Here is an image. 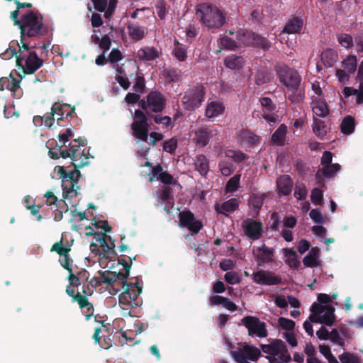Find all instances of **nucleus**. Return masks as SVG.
<instances>
[{
  "label": "nucleus",
  "instance_id": "ea45409f",
  "mask_svg": "<svg viewBox=\"0 0 363 363\" xmlns=\"http://www.w3.org/2000/svg\"><path fill=\"white\" fill-rule=\"evenodd\" d=\"M245 63L242 57L231 55L225 59V65L231 69H239Z\"/></svg>",
  "mask_w": 363,
  "mask_h": 363
},
{
  "label": "nucleus",
  "instance_id": "2eb2a0df",
  "mask_svg": "<svg viewBox=\"0 0 363 363\" xmlns=\"http://www.w3.org/2000/svg\"><path fill=\"white\" fill-rule=\"evenodd\" d=\"M165 99L162 94L157 91H152L147 96V100L143 104V108L147 112H160L164 107Z\"/></svg>",
  "mask_w": 363,
  "mask_h": 363
},
{
  "label": "nucleus",
  "instance_id": "052dcab7",
  "mask_svg": "<svg viewBox=\"0 0 363 363\" xmlns=\"http://www.w3.org/2000/svg\"><path fill=\"white\" fill-rule=\"evenodd\" d=\"M220 45L225 49L233 50L238 45L237 43L228 36H224L220 39Z\"/></svg>",
  "mask_w": 363,
  "mask_h": 363
},
{
  "label": "nucleus",
  "instance_id": "a211bd4d",
  "mask_svg": "<svg viewBox=\"0 0 363 363\" xmlns=\"http://www.w3.org/2000/svg\"><path fill=\"white\" fill-rule=\"evenodd\" d=\"M179 225L186 227L190 231L197 233L202 227L201 221L195 220L194 214L189 211H183L179 214Z\"/></svg>",
  "mask_w": 363,
  "mask_h": 363
},
{
  "label": "nucleus",
  "instance_id": "f257e3e1",
  "mask_svg": "<svg viewBox=\"0 0 363 363\" xmlns=\"http://www.w3.org/2000/svg\"><path fill=\"white\" fill-rule=\"evenodd\" d=\"M311 312L309 319L311 322L323 323L328 326H332L335 322V308L328 294H320L318 296V302L312 304Z\"/></svg>",
  "mask_w": 363,
  "mask_h": 363
},
{
  "label": "nucleus",
  "instance_id": "1a4fd4ad",
  "mask_svg": "<svg viewBox=\"0 0 363 363\" xmlns=\"http://www.w3.org/2000/svg\"><path fill=\"white\" fill-rule=\"evenodd\" d=\"M205 91L201 84H197L188 89L182 99V103L188 110L199 108L204 100Z\"/></svg>",
  "mask_w": 363,
  "mask_h": 363
},
{
  "label": "nucleus",
  "instance_id": "de8ad7c7",
  "mask_svg": "<svg viewBox=\"0 0 363 363\" xmlns=\"http://www.w3.org/2000/svg\"><path fill=\"white\" fill-rule=\"evenodd\" d=\"M321 57L323 61H325V59L329 58L330 60L328 62H324V63L328 66L331 67L336 62L337 55L335 50L328 49L322 52Z\"/></svg>",
  "mask_w": 363,
  "mask_h": 363
},
{
  "label": "nucleus",
  "instance_id": "4468645a",
  "mask_svg": "<svg viewBox=\"0 0 363 363\" xmlns=\"http://www.w3.org/2000/svg\"><path fill=\"white\" fill-rule=\"evenodd\" d=\"M251 278L255 284L258 285H277L281 282V279L274 272L269 270L259 269L254 272Z\"/></svg>",
  "mask_w": 363,
  "mask_h": 363
},
{
  "label": "nucleus",
  "instance_id": "6e6d98bb",
  "mask_svg": "<svg viewBox=\"0 0 363 363\" xmlns=\"http://www.w3.org/2000/svg\"><path fill=\"white\" fill-rule=\"evenodd\" d=\"M69 250V247L62 245V240L55 243L51 248V251L56 252L60 256L68 254Z\"/></svg>",
  "mask_w": 363,
  "mask_h": 363
},
{
  "label": "nucleus",
  "instance_id": "72a5a7b5",
  "mask_svg": "<svg viewBox=\"0 0 363 363\" xmlns=\"http://www.w3.org/2000/svg\"><path fill=\"white\" fill-rule=\"evenodd\" d=\"M282 252L286 258V263L294 269H297L300 266V261L298 260L296 252L291 248H283Z\"/></svg>",
  "mask_w": 363,
  "mask_h": 363
},
{
  "label": "nucleus",
  "instance_id": "393cba45",
  "mask_svg": "<svg viewBox=\"0 0 363 363\" xmlns=\"http://www.w3.org/2000/svg\"><path fill=\"white\" fill-rule=\"evenodd\" d=\"M294 182L288 175H282L277 180L278 192L282 195H289L292 191Z\"/></svg>",
  "mask_w": 363,
  "mask_h": 363
},
{
  "label": "nucleus",
  "instance_id": "a19ab883",
  "mask_svg": "<svg viewBox=\"0 0 363 363\" xmlns=\"http://www.w3.org/2000/svg\"><path fill=\"white\" fill-rule=\"evenodd\" d=\"M344 94L345 96L357 95V103L358 104L363 103V82H360L359 89L352 87H345Z\"/></svg>",
  "mask_w": 363,
  "mask_h": 363
},
{
  "label": "nucleus",
  "instance_id": "aec40b11",
  "mask_svg": "<svg viewBox=\"0 0 363 363\" xmlns=\"http://www.w3.org/2000/svg\"><path fill=\"white\" fill-rule=\"evenodd\" d=\"M20 80L15 79L11 74L9 77L0 79V90L8 89L11 91L16 98H21L22 91L20 89Z\"/></svg>",
  "mask_w": 363,
  "mask_h": 363
},
{
  "label": "nucleus",
  "instance_id": "13d9d810",
  "mask_svg": "<svg viewBox=\"0 0 363 363\" xmlns=\"http://www.w3.org/2000/svg\"><path fill=\"white\" fill-rule=\"evenodd\" d=\"M311 199L313 204L320 205L323 201V191L318 188H315L312 190L311 194Z\"/></svg>",
  "mask_w": 363,
  "mask_h": 363
},
{
  "label": "nucleus",
  "instance_id": "4be33fe9",
  "mask_svg": "<svg viewBox=\"0 0 363 363\" xmlns=\"http://www.w3.org/2000/svg\"><path fill=\"white\" fill-rule=\"evenodd\" d=\"M245 234L252 240H258L262 232V224L253 220H247L243 224Z\"/></svg>",
  "mask_w": 363,
  "mask_h": 363
},
{
  "label": "nucleus",
  "instance_id": "79ce46f5",
  "mask_svg": "<svg viewBox=\"0 0 363 363\" xmlns=\"http://www.w3.org/2000/svg\"><path fill=\"white\" fill-rule=\"evenodd\" d=\"M313 130L319 138H323L327 133L326 125L323 121L314 118L313 122Z\"/></svg>",
  "mask_w": 363,
  "mask_h": 363
},
{
  "label": "nucleus",
  "instance_id": "412c9836",
  "mask_svg": "<svg viewBox=\"0 0 363 363\" xmlns=\"http://www.w3.org/2000/svg\"><path fill=\"white\" fill-rule=\"evenodd\" d=\"M225 108L223 102L218 100L208 101L205 109V116L212 121L221 116L225 112Z\"/></svg>",
  "mask_w": 363,
  "mask_h": 363
},
{
  "label": "nucleus",
  "instance_id": "e2e57ef3",
  "mask_svg": "<svg viewBox=\"0 0 363 363\" xmlns=\"http://www.w3.org/2000/svg\"><path fill=\"white\" fill-rule=\"evenodd\" d=\"M332 342L337 343L341 347H344L345 345V340L340 337L338 331L336 329H333L330 332L329 338Z\"/></svg>",
  "mask_w": 363,
  "mask_h": 363
},
{
  "label": "nucleus",
  "instance_id": "423d86ee",
  "mask_svg": "<svg viewBox=\"0 0 363 363\" xmlns=\"http://www.w3.org/2000/svg\"><path fill=\"white\" fill-rule=\"evenodd\" d=\"M262 350L267 354L266 358L269 363H286L291 356L281 340H276L270 345H263Z\"/></svg>",
  "mask_w": 363,
  "mask_h": 363
},
{
  "label": "nucleus",
  "instance_id": "0e129e2a",
  "mask_svg": "<svg viewBox=\"0 0 363 363\" xmlns=\"http://www.w3.org/2000/svg\"><path fill=\"white\" fill-rule=\"evenodd\" d=\"M177 147V140L176 138H170L166 140L163 145V149L169 153L174 152Z\"/></svg>",
  "mask_w": 363,
  "mask_h": 363
},
{
  "label": "nucleus",
  "instance_id": "5701e85b",
  "mask_svg": "<svg viewBox=\"0 0 363 363\" xmlns=\"http://www.w3.org/2000/svg\"><path fill=\"white\" fill-rule=\"evenodd\" d=\"M89 163L87 151L78 145L75 150H72V164L75 168L83 167Z\"/></svg>",
  "mask_w": 363,
  "mask_h": 363
},
{
  "label": "nucleus",
  "instance_id": "774afa93",
  "mask_svg": "<svg viewBox=\"0 0 363 363\" xmlns=\"http://www.w3.org/2000/svg\"><path fill=\"white\" fill-rule=\"evenodd\" d=\"M122 59H123V55H122V53L121 52V51L118 49L113 48L111 51V52L108 55V60L111 63H116V62H119Z\"/></svg>",
  "mask_w": 363,
  "mask_h": 363
},
{
  "label": "nucleus",
  "instance_id": "9d476101",
  "mask_svg": "<svg viewBox=\"0 0 363 363\" xmlns=\"http://www.w3.org/2000/svg\"><path fill=\"white\" fill-rule=\"evenodd\" d=\"M134 136L140 141H147L149 125L147 118L140 110H136L131 125Z\"/></svg>",
  "mask_w": 363,
  "mask_h": 363
},
{
  "label": "nucleus",
  "instance_id": "e433bc0d",
  "mask_svg": "<svg viewBox=\"0 0 363 363\" xmlns=\"http://www.w3.org/2000/svg\"><path fill=\"white\" fill-rule=\"evenodd\" d=\"M187 48L180 43L177 39L174 40V48L172 50L173 55L180 62L186 60L187 58Z\"/></svg>",
  "mask_w": 363,
  "mask_h": 363
},
{
  "label": "nucleus",
  "instance_id": "864d4df0",
  "mask_svg": "<svg viewBox=\"0 0 363 363\" xmlns=\"http://www.w3.org/2000/svg\"><path fill=\"white\" fill-rule=\"evenodd\" d=\"M225 154L226 157L230 158L237 162H241L245 158V155L242 152L235 150H228Z\"/></svg>",
  "mask_w": 363,
  "mask_h": 363
},
{
  "label": "nucleus",
  "instance_id": "dca6fc26",
  "mask_svg": "<svg viewBox=\"0 0 363 363\" xmlns=\"http://www.w3.org/2000/svg\"><path fill=\"white\" fill-rule=\"evenodd\" d=\"M253 254L259 266L268 264L274 260V249L269 247L265 244L253 248Z\"/></svg>",
  "mask_w": 363,
  "mask_h": 363
},
{
  "label": "nucleus",
  "instance_id": "9b49d317",
  "mask_svg": "<svg viewBox=\"0 0 363 363\" xmlns=\"http://www.w3.org/2000/svg\"><path fill=\"white\" fill-rule=\"evenodd\" d=\"M260 350L255 346L244 345L238 350L231 351L230 354L238 363H249V361H256L260 356Z\"/></svg>",
  "mask_w": 363,
  "mask_h": 363
},
{
  "label": "nucleus",
  "instance_id": "6ab92c4d",
  "mask_svg": "<svg viewBox=\"0 0 363 363\" xmlns=\"http://www.w3.org/2000/svg\"><path fill=\"white\" fill-rule=\"evenodd\" d=\"M192 141L199 147L206 146L213 137V130L208 127H200L192 131Z\"/></svg>",
  "mask_w": 363,
  "mask_h": 363
},
{
  "label": "nucleus",
  "instance_id": "4c0bfd02",
  "mask_svg": "<svg viewBox=\"0 0 363 363\" xmlns=\"http://www.w3.org/2000/svg\"><path fill=\"white\" fill-rule=\"evenodd\" d=\"M128 35L135 40H140L145 36V28L135 23H130L128 26Z\"/></svg>",
  "mask_w": 363,
  "mask_h": 363
},
{
  "label": "nucleus",
  "instance_id": "bf43d9fd",
  "mask_svg": "<svg viewBox=\"0 0 363 363\" xmlns=\"http://www.w3.org/2000/svg\"><path fill=\"white\" fill-rule=\"evenodd\" d=\"M69 279L70 285L67 287L66 291L70 296L75 297L74 296V286H77L79 284V279L74 274H70V275L69 277Z\"/></svg>",
  "mask_w": 363,
  "mask_h": 363
},
{
  "label": "nucleus",
  "instance_id": "69168bd1",
  "mask_svg": "<svg viewBox=\"0 0 363 363\" xmlns=\"http://www.w3.org/2000/svg\"><path fill=\"white\" fill-rule=\"evenodd\" d=\"M44 197L46 199L47 205L51 206L52 208L55 207L57 208V202L58 199L52 191H47L45 194Z\"/></svg>",
  "mask_w": 363,
  "mask_h": 363
},
{
  "label": "nucleus",
  "instance_id": "7ed1b4c3",
  "mask_svg": "<svg viewBox=\"0 0 363 363\" xmlns=\"http://www.w3.org/2000/svg\"><path fill=\"white\" fill-rule=\"evenodd\" d=\"M55 172L59 174L60 178L62 179V187L63 189V199L66 205L69 199L74 197L77 195L78 179L80 177V172L77 169L67 172L63 167L57 166L55 168Z\"/></svg>",
  "mask_w": 363,
  "mask_h": 363
},
{
  "label": "nucleus",
  "instance_id": "0eeeda50",
  "mask_svg": "<svg viewBox=\"0 0 363 363\" xmlns=\"http://www.w3.org/2000/svg\"><path fill=\"white\" fill-rule=\"evenodd\" d=\"M141 288L137 284H130L118 296V304L123 315H130V309L138 306L137 298L141 293Z\"/></svg>",
  "mask_w": 363,
  "mask_h": 363
},
{
  "label": "nucleus",
  "instance_id": "b1692460",
  "mask_svg": "<svg viewBox=\"0 0 363 363\" xmlns=\"http://www.w3.org/2000/svg\"><path fill=\"white\" fill-rule=\"evenodd\" d=\"M310 105L313 113V118L315 116L325 118L329 114L328 105L323 99L312 98Z\"/></svg>",
  "mask_w": 363,
  "mask_h": 363
},
{
  "label": "nucleus",
  "instance_id": "338daca9",
  "mask_svg": "<svg viewBox=\"0 0 363 363\" xmlns=\"http://www.w3.org/2000/svg\"><path fill=\"white\" fill-rule=\"evenodd\" d=\"M319 351L328 359L329 363L336 359V358L331 353L330 349L328 346L324 345H320Z\"/></svg>",
  "mask_w": 363,
  "mask_h": 363
},
{
  "label": "nucleus",
  "instance_id": "a878e982",
  "mask_svg": "<svg viewBox=\"0 0 363 363\" xmlns=\"http://www.w3.org/2000/svg\"><path fill=\"white\" fill-rule=\"evenodd\" d=\"M238 206L239 201L235 198H233L224 202L221 205L216 203L215 205V209L217 212L220 213L228 215V213L235 211L238 208Z\"/></svg>",
  "mask_w": 363,
  "mask_h": 363
},
{
  "label": "nucleus",
  "instance_id": "37998d69",
  "mask_svg": "<svg viewBox=\"0 0 363 363\" xmlns=\"http://www.w3.org/2000/svg\"><path fill=\"white\" fill-rule=\"evenodd\" d=\"M55 116H52L51 113L50 114L45 115L43 116H35L33 118V122L36 125H39L40 123L44 124L45 126L50 128L53 125Z\"/></svg>",
  "mask_w": 363,
  "mask_h": 363
},
{
  "label": "nucleus",
  "instance_id": "f704fd0d",
  "mask_svg": "<svg viewBox=\"0 0 363 363\" xmlns=\"http://www.w3.org/2000/svg\"><path fill=\"white\" fill-rule=\"evenodd\" d=\"M96 241L99 242V247H100V251L103 252L104 255H108V256L114 253L113 243L111 242L110 244H108L107 242V236L104 234L96 235L95 237Z\"/></svg>",
  "mask_w": 363,
  "mask_h": 363
},
{
  "label": "nucleus",
  "instance_id": "f03ea898",
  "mask_svg": "<svg viewBox=\"0 0 363 363\" xmlns=\"http://www.w3.org/2000/svg\"><path fill=\"white\" fill-rule=\"evenodd\" d=\"M196 16L203 25L210 28H218L225 23V16L216 6L201 4L197 6Z\"/></svg>",
  "mask_w": 363,
  "mask_h": 363
},
{
  "label": "nucleus",
  "instance_id": "58836bf2",
  "mask_svg": "<svg viewBox=\"0 0 363 363\" xmlns=\"http://www.w3.org/2000/svg\"><path fill=\"white\" fill-rule=\"evenodd\" d=\"M194 167L201 175H206L208 171V161L204 155H199L194 161Z\"/></svg>",
  "mask_w": 363,
  "mask_h": 363
},
{
  "label": "nucleus",
  "instance_id": "6e6552de",
  "mask_svg": "<svg viewBox=\"0 0 363 363\" xmlns=\"http://www.w3.org/2000/svg\"><path fill=\"white\" fill-rule=\"evenodd\" d=\"M43 21L40 15L30 12L23 16L21 21L22 34L32 37L42 33Z\"/></svg>",
  "mask_w": 363,
  "mask_h": 363
},
{
  "label": "nucleus",
  "instance_id": "8fccbe9b",
  "mask_svg": "<svg viewBox=\"0 0 363 363\" xmlns=\"http://www.w3.org/2000/svg\"><path fill=\"white\" fill-rule=\"evenodd\" d=\"M342 363H360L359 358L354 354L345 352L339 356Z\"/></svg>",
  "mask_w": 363,
  "mask_h": 363
},
{
  "label": "nucleus",
  "instance_id": "39448f33",
  "mask_svg": "<svg viewBox=\"0 0 363 363\" xmlns=\"http://www.w3.org/2000/svg\"><path fill=\"white\" fill-rule=\"evenodd\" d=\"M123 267V271H120L118 273L112 272L105 279V283L107 284L106 289L111 295H116L121 290L125 291L126 286L130 285L127 283L126 279L130 274V266L125 263Z\"/></svg>",
  "mask_w": 363,
  "mask_h": 363
},
{
  "label": "nucleus",
  "instance_id": "bb28decb",
  "mask_svg": "<svg viewBox=\"0 0 363 363\" xmlns=\"http://www.w3.org/2000/svg\"><path fill=\"white\" fill-rule=\"evenodd\" d=\"M160 180L164 184H173L174 180L173 177L167 173V172H163L161 166L157 165L152 169V177L150 178V181L153 180Z\"/></svg>",
  "mask_w": 363,
  "mask_h": 363
},
{
  "label": "nucleus",
  "instance_id": "4d7b16f0",
  "mask_svg": "<svg viewBox=\"0 0 363 363\" xmlns=\"http://www.w3.org/2000/svg\"><path fill=\"white\" fill-rule=\"evenodd\" d=\"M311 89L314 93V95H312L311 96V99H312V98H318V99H322L323 91H322V86H321L320 82H319L318 80H315V81L312 82H311Z\"/></svg>",
  "mask_w": 363,
  "mask_h": 363
},
{
  "label": "nucleus",
  "instance_id": "f3484780",
  "mask_svg": "<svg viewBox=\"0 0 363 363\" xmlns=\"http://www.w3.org/2000/svg\"><path fill=\"white\" fill-rule=\"evenodd\" d=\"M240 40L246 45H252L267 50L270 48V44L267 40L254 33L247 32L240 37Z\"/></svg>",
  "mask_w": 363,
  "mask_h": 363
},
{
  "label": "nucleus",
  "instance_id": "c756f323",
  "mask_svg": "<svg viewBox=\"0 0 363 363\" xmlns=\"http://www.w3.org/2000/svg\"><path fill=\"white\" fill-rule=\"evenodd\" d=\"M159 54V51L153 47H144L138 51V57L143 61H150L157 58Z\"/></svg>",
  "mask_w": 363,
  "mask_h": 363
},
{
  "label": "nucleus",
  "instance_id": "c03bdc74",
  "mask_svg": "<svg viewBox=\"0 0 363 363\" xmlns=\"http://www.w3.org/2000/svg\"><path fill=\"white\" fill-rule=\"evenodd\" d=\"M354 130V121L352 117H345L341 123V130L345 134H351Z\"/></svg>",
  "mask_w": 363,
  "mask_h": 363
},
{
  "label": "nucleus",
  "instance_id": "09e8293b",
  "mask_svg": "<svg viewBox=\"0 0 363 363\" xmlns=\"http://www.w3.org/2000/svg\"><path fill=\"white\" fill-rule=\"evenodd\" d=\"M240 179V174H236L228 182L225 186L226 192H234L239 187V183Z\"/></svg>",
  "mask_w": 363,
  "mask_h": 363
},
{
  "label": "nucleus",
  "instance_id": "2f4dec72",
  "mask_svg": "<svg viewBox=\"0 0 363 363\" xmlns=\"http://www.w3.org/2000/svg\"><path fill=\"white\" fill-rule=\"evenodd\" d=\"M303 26V20L298 17L291 18L284 27V31L289 34L298 33Z\"/></svg>",
  "mask_w": 363,
  "mask_h": 363
},
{
  "label": "nucleus",
  "instance_id": "680f3d73",
  "mask_svg": "<svg viewBox=\"0 0 363 363\" xmlns=\"http://www.w3.org/2000/svg\"><path fill=\"white\" fill-rule=\"evenodd\" d=\"M310 217L314 222L318 224H322L325 223V220L328 219L327 218H325L320 213V211L318 209H313L310 212Z\"/></svg>",
  "mask_w": 363,
  "mask_h": 363
},
{
  "label": "nucleus",
  "instance_id": "cd10ccee",
  "mask_svg": "<svg viewBox=\"0 0 363 363\" xmlns=\"http://www.w3.org/2000/svg\"><path fill=\"white\" fill-rule=\"evenodd\" d=\"M319 257V248L317 247H313L309 253L303 259L304 266L311 268L318 267L320 264Z\"/></svg>",
  "mask_w": 363,
  "mask_h": 363
},
{
  "label": "nucleus",
  "instance_id": "7c9ffc66",
  "mask_svg": "<svg viewBox=\"0 0 363 363\" xmlns=\"http://www.w3.org/2000/svg\"><path fill=\"white\" fill-rule=\"evenodd\" d=\"M259 137L252 132L244 130L238 135V142L244 146L256 144L259 141Z\"/></svg>",
  "mask_w": 363,
  "mask_h": 363
},
{
  "label": "nucleus",
  "instance_id": "c9c22d12",
  "mask_svg": "<svg viewBox=\"0 0 363 363\" xmlns=\"http://www.w3.org/2000/svg\"><path fill=\"white\" fill-rule=\"evenodd\" d=\"M287 133V127L284 124H281L277 129L272 136L273 143L277 145H284L286 140V135Z\"/></svg>",
  "mask_w": 363,
  "mask_h": 363
},
{
  "label": "nucleus",
  "instance_id": "c85d7f7f",
  "mask_svg": "<svg viewBox=\"0 0 363 363\" xmlns=\"http://www.w3.org/2000/svg\"><path fill=\"white\" fill-rule=\"evenodd\" d=\"M340 169V166L337 163L330 164L323 167L322 169H319L315 174L318 183H321L322 177H333Z\"/></svg>",
  "mask_w": 363,
  "mask_h": 363
},
{
  "label": "nucleus",
  "instance_id": "ddd939ff",
  "mask_svg": "<svg viewBox=\"0 0 363 363\" xmlns=\"http://www.w3.org/2000/svg\"><path fill=\"white\" fill-rule=\"evenodd\" d=\"M242 323L247 328L250 336L265 337L267 330L264 323L254 316H247L242 319Z\"/></svg>",
  "mask_w": 363,
  "mask_h": 363
},
{
  "label": "nucleus",
  "instance_id": "603ef678",
  "mask_svg": "<svg viewBox=\"0 0 363 363\" xmlns=\"http://www.w3.org/2000/svg\"><path fill=\"white\" fill-rule=\"evenodd\" d=\"M308 194V190L303 184H297L295 187L294 196L298 200H304Z\"/></svg>",
  "mask_w": 363,
  "mask_h": 363
},
{
  "label": "nucleus",
  "instance_id": "f8f14e48",
  "mask_svg": "<svg viewBox=\"0 0 363 363\" xmlns=\"http://www.w3.org/2000/svg\"><path fill=\"white\" fill-rule=\"evenodd\" d=\"M279 74L281 82L287 87L289 91L295 92L298 89L301 77L296 70L284 66L280 67Z\"/></svg>",
  "mask_w": 363,
  "mask_h": 363
},
{
  "label": "nucleus",
  "instance_id": "a18cd8bd",
  "mask_svg": "<svg viewBox=\"0 0 363 363\" xmlns=\"http://www.w3.org/2000/svg\"><path fill=\"white\" fill-rule=\"evenodd\" d=\"M344 69L348 73H353L357 68V57L354 55H349L343 62Z\"/></svg>",
  "mask_w": 363,
  "mask_h": 363
},
{
  "label": "nucleus",
  "instance_id": "473e14b6",
  "mask_svg": "<svg viewBox=\"0 0 363 363\" xmlns=\"http://www.w3.org/2000/svg\"><path fill=\"white\" fill-rule=\"evenodd\" d=\"M74 109L67 104L55 103L51 108V114L57 116V121L62 119L64 115H71Z\"/></svg>",
  "mask_w": 363,
  "mask_h": 363
},
{
  "label": "nucleus",
  "instance_id": "49530a36",
  "mask_svg": "<svg viewBox=\"0 0 363 363\" xmlns=\"http://www.w3.org/2000/svg\"><path fill=\"white\" fill-rule=\"evenodd\" d=\"M337 38L339 44L346 49H350L354 45L353 39L352 36L349 34H339L337 35Z\"/></svg>",
  "mask_w": 363,
  "mask_h": 363
},
{
  "label": "nucleus",
  "instance_id": "20e7f679",
  "mask_svg": "<svg viewBox=\"0 0 363 363\" xmlns=\"http://www.w3.org/2000/svg\"><path fill=\"white\" fill-rule=\"evenodd\" d=\"M18 47V55L16 57L17 65L22 67L25 73L33 74L43 65V60L27 45L23 44L22 47L20 45Z\"/></svg>",
  "mask_w": 363,
  "mask_h": 363
},
{
  "label": "nucleus",
  "instance_id": "5fc2aeb1",
  "mask_svg": "<svg viewBox=\"0 0 363 363\" xmlns=\"http://www.w3.org/2000/svg\"><path fill=\"white\" fill-rule=\"evenodd\" d=\"M224 279L227 283L233 285L238 284L241 281L240 277L238 274V273L233 271L228 272L225 274Z\"/></svg>",
  "mask_w": 363,
  "mask_h": 363
},
{
  "label": "nucleus",
  "instance_id": "3c124183",
  "mask_svg": "<svg viewBox=\"0 0 363 363\" xmlns=\"http://www.w3.org/2000/svg\"><path fill=\"white\" fill-rule=\"evenodd\" d=\"M278 325L286 331H292L295 328V322L294 320L283 317L278 319Z\"/></svg>",
  "mask_w": 363,
  "mask_h": 363
}]
</instances>
